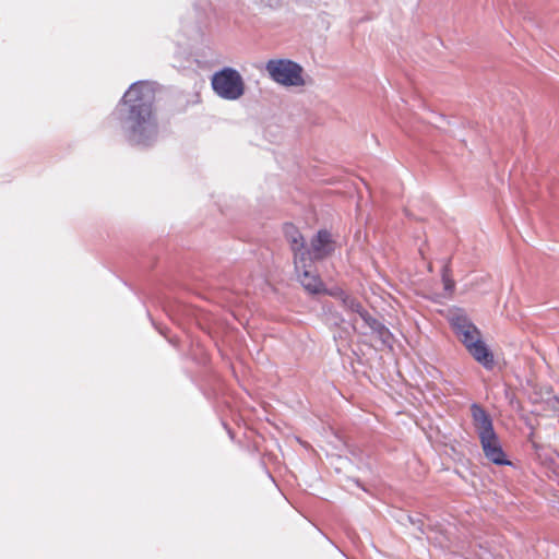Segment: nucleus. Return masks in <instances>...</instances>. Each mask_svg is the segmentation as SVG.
<instances>
[{"mask_svg": "<svg viewBox=\"0 0 559 559\" xmlns=\"http://www.w3.org/2000/svg\"><path fill=\"white\" fill-rule=\"evenodd\" d=\"M154 99V88L150 82H135L123 95L121 130L132 146H152L162 134L157 111L153 106Z\"/></svg>", "mask_w": 559, "mask_h": 559, "instance_id": "obj_1", "label": "nucleus"}, {"mask_svg": "<svg viewBox=\"0 0 559 559\" xmlns=\"http://www.w3.org/2000/svg\"><path fill=\"white\" fill-rule=\"evenodd\" d=\"M471 413L486 459L499 466L511 465L493 429L490 415L476 403L472 404Z\"/></svg>", "mask_w": 559, "mask_h": 559, "instance_id": "obj_2", "label": "nucleus"}, {"mask_svg": "<svg viewBox=\"0 0 559 559\" xmlns=\"http://www.w3.org/2000/svg\"><path fill=\"white\" fill-rule=\"evenodd\" d=\"M211 86L219 98L231 102L241 98L246 91L241 74L230 67L216 71L211 78Z\"/></svg>", "mask_w": 559, "mask_h": 559, "instance_id": "obj_3", "label": "nucleus"}, {"mask_svg": "<svg viewBox=\"0 0 559 559\" xmlns=\"http://www.w3.org/2000/svg\"><path fill=\"white\" fill-rule=\"evenodd\" d=\"M270 79L285 87H301L306 84L302 67L290 59H270L265 63Z\"/></svg>", "mask_w": 559, "mask_h": 559, "instance_id": "obj_4", "label": "nucleus"}, {"mask_svg": "<svg viewBox=\"0 0 559 559\" xmlns=\"http://www.w3.org/2000/svg\"><path fill=\"white\" fill-rule=\"evenodd\" d=\"M447 318L466 349H487L486 344L481 340L480 331L469 320L463 309H449Z\"/></svg>", "mask_w": 559, "mask_h": 559, "instance_id": "obj_5", "label": "nucleus"}, {"mask_svg": "<svg viewBox=\"0 0 559 559\" xmlns=\"http://www.w3.org/2000/svg\"><path fill=\"white\" fill-rule=\"evenodd\" d=\"M337 295L342 298L345 307L353 312V328L360 330L362 333H370L378 335L380 338L389 335V331L382 326V324L374 319L362 306L356 300L349 298L343 292H337Z\"/></svg>", "mask_w": 559, "mask_h": 559, "instance_id": "obj_6", "label": "nucleus"}, {"mask_svg": "<svg viewBox=\"0 0 559 559\" xmlns=\"http://www.w3.org/2000/svg\"><path fill=\"white\" fill-rule=\"evenodd\" d=\"M335 249L332 235L328 230H319L311 240L310 249H306L307 260H320L330 255Z\"/></svg>", "mask_w": 559, "mask_h": 559, "instance_id": "obj_7", "label": "nucleus"}, {"mask_svg": "<svg viewBox=\"0 0 559 559\" xmlns=\"http://www.w3.org/2000/svg\"><path fill=\"white\" fill-rule=\"evenodd\" d=\"M285 236L292 245V250L295 255V266L299 271V263L306 259V248L304 237L294 225H286L284 228Z\"/></svg>", "mask_w": 559, "mask_h": 559, "instance_id": "obj_8", "label": "nucleus"}, {"mask_svg": "<svg viewBox=\"0 0 559 559\" xmlns=\"http://www.w3.org/2000/svg\"><path fill=\"white\" fill-rule=\"evenodd\" d=\"M299 266V271L296 270V272L305 289L312 294L322 292L323 284L319 276L311 271L310 264H307V259H305L304 262H300ZM295 269L297 267L295 266Z\"/></svg>", "mask_w": 559, "mask_h": 559, "instance_id": "obj_9", "label": "nucleus"}, {"mask_svg": "<svg viewBox=\"0 0 559 559\" xmlns=\"http://www.w3.org/2000/svg\"><path fill=\"white\" fill-rule=\"evenodd\" d=\"M473 358L489 371L502 370L506 366L504 358L495 352H469Z\"/></svg>", "mask_w": 559, "mask_h": 559, "instance_id": "obj_10", "label": "nucleus"}, {"mask_svg": "<svg viewBox=\"0 0 559 559\" xmlns=\"http://www.w3.org/2000/svg\"><path fill=\"white\" fill-rule=\"evenodd\" d=\"M444 289L451 293L454 289V282L450 280L445 274L443 275Z\"/></svg>", "mask_w": 559, "mask_h": 559, "instance_id": "obj_11", "label": "nucleus"}]
</instances>
